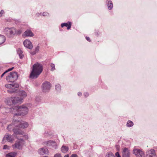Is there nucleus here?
<instances>
[{
    "label": "nucleus",
    "mask_w": 157,
    "mask_h": 157,
    "mask_svg": "<svg viewBox=\"0 0 157 157\" xmlns=\"http://www.w3.org/2000/svg\"><path fill=\"white\" fill-rule=\"evenodd\" d=\"M11 109V112L14 114L13 117L15 118L18 116L25 115L28 113L29 110L26 105L15 106Z\"/></svg>",
    "instance_id": "f257e3e1"
},
{
    "label": "nucleus",
    "mask_w": 157,
    "mask_h": 157,
    "mask_svg": "<svg viewBox=\"0 0 157 157\" xmlns=\"http://www.w3.org/2000/svg\"><path fill=\"white\" fill-rule=\"evenodd\" d=\"M43 70V65L38 62L33 65L32 71L29 75V78L31 79H36L40 75Z\"/></svg>",
    "instance_id": "f03ea898"
},
{
    "label": "nucleus",
    "mask_w": 157,
    "mask_h": 157,
    "mask_svg": "<svg viewBox=\"0 0 157 157\" xmlns=\"http://www.w3.org/2000/svg\"><path fill=\"white\" fill-rule=\"evenodd\" d=\"M23 31L22 28L17 29L15 27H6L4 29L5 34L9 38H13L15 35H20Z\"/></svg>",
    "instance_id": "7ed1b4c3"
},
{
    "label": "nucleus",
    "mask_w": 157,
    "mask_h": 157,
    "mask_svg": "<svg viewBox=\"0 0 157 157\" xmlns=\"http://www.w3.org/2000/svg\"><path fill=\"white\" fill-rule=\"evenodd\" d=\"M13 131L14 134V136L18 139V137H23L25 140L28 139V136L25 133L24 131H22L21 129H17V128L13 129Z\"/></svg>",
    "instance_id": "20e7f679"
},
{
    "label": "nucleus",
    "mask_w": 157,
    "mask_h": 157,
    "mask_svg": "<svg viewBox=\"0 0 157 157\" xmlns=\"http://www.w3.org/2000/svg\"><path fill=\"white\" fill-rule=\"evenodd\" d=\"M5 87L8 89L7 91L8 93L12 94L17 92V88L19 87V85L16 83L9 84H6Z\"/></svg>",
    "instance_id": "39448f33"
},
{
    "label": "nucleus",
    "mask_w": 157,
    "mask_h": 157,
    "mask_svg": "<svg viewBox=\"0 0 157 157\" xmlns=\"http://www.w3.org/2000/svg\"><path fill=\"white\" fill-rule=\"evenodd\" d=\"M14 123L15 127L13 129L17 128V129H20V128H26L29 126L28 123L24 121H20L19 120H15Z\"/></svg>",
    "instance_id": "423d86ee"
},
{
    "label": "nucleus",
    "mask_w": 157,
    "mask_h": 157,
    "mask_svg": "<svg viewBox=\"0 0 157 157\" xmlns=\"http://www.w3.org/2000/svg\"><path fill=\"white\" fill-rule=\"evenodd\" d=\"M18 78L17 73L16 72H12L6 77L7 81L10 82H13L16 81Z\"/></svg>",
    "instance_id": "0eeeda50"
},
{
    "label": "nucleus",
    "mask_w": 157,
    "mask_h": 157,
    "mask_svg": "<svg viewBox=\"0 0 157 157\" xmlns=\"http://www.w3.org/2000/svg\"><path fill=\"white\" fill-rule=\"evenodd\" d=\"M25 143V141L22 139H19L18 137V139L16 141L15 144L13 145L12 146L13 148L15 147L19 149H21Z\"/></svg>",
    "instance_id": "6e6552de"
},
{
    "label": "nucleus",
    "mask_w": 157,
    "mask_h": 157,
    "mask_svg": "<svg viewBox=\"0 0 157 157\" xmlns=\"http://www.w3.org/2000/svg\"><path fill=\"white\" fill-rule=\"evenodd\" d=\"M51 87L50 83L48 82H44L42 86V90L43 92H48L50 90Z\"/></svg>",
    "instance_id": "1a4fd4ad"
},
{
    "label": "nucleus",
    "mask_w": 157,
    "mask_h": 157,
    "mask_svg": "<svg viewBox=\"0 0 157 157\" xmlns=\"http://www.w3.org/2000/svg\"><path fill=\"white\" fill-rule=\"evenodd\" d=\"M133 153L137 157H144V153L142 150L140 149L134 148L133 150Z\"/></svg>",
    "instance_id": "9d476101"
},
{
    "label": "nucleus",
    "mask_w": 157,
    "mask_h": 157,
    "mask_svg": "<svg viewBox=\"0 0 157 157\" xmlns=\"http://www.w3.org/2000/svg\"><path fill=\"white\" fill-rule=\"evenodd\" d=\"M6 140L8 142H12L14 140L13 137L10 135L6 134L4 137L2 141V144H4L6 142Z\"/></svg>",
    "instance_id": "9b49d317"
},
{
    "label": "nucleus",
    "mask_w": 157,
    "mask_h": 157,
    "mask_svg": "<svg viewBox=\"0 0 157 157\" xmlns=\"http://www.w3.org/2000/svg\"><path fill=\"white\" fill-rule=\"evenodd\" d=\"M145 157H157L155 151L152 149L147 151L146 152Z\"/></svg>",
    "instance_id": "f8f14e48"
},
{
    "label": "nucleus",
    "mask_w": 157,
    "mask_h": 157,
    "mask_svg": "<svg viewBox=\"0 0 157 157\" xmlns=\"http://www.w3.org/2000/svg\"><path fill=\"white\" fill-rule=\"evenodd\" d=\"M44 144L48 146H52L56 149L57 148V144L55 141L50 140L45 142Z\"/></svg>",
    "instance_id": "ddd939ff"
},
{
    "label": "nucleus",
    "mask_w": 157,
    "mask_h": 157,
    "mask_svg": "<svg viewBox=\"0 0 157 157\" xmlns=\"http://www.w3.org/2000/svg\"><path fill=\"white\" fill-rule=\"evenodd\" d=\"M122 157H130V150L128 148L124 147L122 149Z\"/></svg>",
    "instance_id": "4468645a"
},
{
    "label": "nucleus",
    "mask_w": 157,
    "mask_h": 157,
    "mask_svg": "<svg viewBox=\"0 0 157 157\" xmlns=\"http://www.w3.org/2000/svg\"><path fill=\"white\" fill-rule=\"evenodd\" d=\"M13 98V104H16L21 103L23 100V98H20L19 97H12Z\"/></svg>",
    "instance_id": "2eb2a0df"
},
{
    "label": "nucleus",
    "mask_w": 157,
    "mask_h": 157,
    "mask_svg": "<svg viewBox=\"0 0 157 157\" xmlns=\"http://www.w3.org/2000/svg\"><path fill=\"white\" fill-rule=\"evenodd\" d=\"M23 44L25 47L29 49H31L33 48L32 43L29 40H25L23 42Z\"/></svg>",
    "instance_id": "dca6fc26"
},
{
    "label": "nucleus",
    "mask_w": 157,
    "mask_h": 157,
    "mask_svg": "<svg viewBox=\"0 0 157 157\" xmlns=\"http://www.w3.org/2000/svg\"><path fill=\"white\" fill-rule=\"evenodd\" d=\"M38 153L41 155H43L44 154H48L49 152L48 149L46 147H42L38 151Z\"/></svg>",
    "instance_id": "f3484780"
},
{
    "label": "nucleus",
    "mask_w": 157,
    "mask_h": 157,
    "mask_svg": "<svg viewBox=\"0 0 157 157\" xmlns=\"http://www.w3.org/2000/svg\"><path fill=\"white\" fill-rule=\"evenodd\" d=\"M22 36H23L32 37L34 36V34L31 30L27 29L24 33Z\"/></svg>",
    "instance_id": "a211bd4d"
},
{
    "label": "nucleus",
    "mask_w": 157,
    "mask_h": 157,
    "mask_svg": "<svg viewBox=\"0 0 157 157\" xmlns=\"http://www.w3.org/2000/svg\"><path fill=\"white\" fill-rule=\"evenodd\" d=\"M13 98L12 97L6 98L4 101L5 103L8 105H10L13 104Z\"/></svg>",
    "instance_id": "6ab92c4d"
},
{
    "label": "nucleus",
    "mask_w": 157,
    "mask_h": 157,
    "mask_svg": "<svg viewBox=\"0 0 157 157\" xmlns=\"http://www.w3.org/2000/svg\"><path fill=\"white\" fill-rule=\"evenodd\" d=\"M71 23L70 21H68L67 23H62L61 24V26L62 28L64 26L67 27V29H69L71 28Z\"/></svg>",
    "instance_id": "aec40b11"
},
{
    "label": "nucleus",
    "mask_w": 157,
    "mask_h": 157,
    "mask_svg": "<svg viewBox=\"0 0 157 157\" xmlns=\"http://www.w3.org/2000/svg\"><path fill=\"white\" fill-rule=\"evenodd\" d=\"M18 94L21 97L20 98H25L27 96V94L26 93L24 90H20L19 91Z\"/></svg>",
    "instance_id": "412c9836"
},
{
    "label": "nucleus",
    "mask_w": 157,
    "mask_h": 157,
    "mask_svg": "<svg viewBox=\"0 0 157 157\" xmlns=\"http://www.w3.org/2000/svg\"><path fill=\"white\" fill-rule=\"evenodd\" d=\"M106 3L107 4L108 8L109 10H111L113 8V4L111 1L106 0Z\"/></svg>",
    "instance_id": "4be33fe9"
},
{
    "label": "nucleus",
    "mask_w": 157,
    "mask_h": 157,
    "mask_svg": "<svg viewBox=\"0 0 157 157\" xmlns=\"http://www.w3.org/2000/svg\"><path fill=\"white\" fill-rule=\"evenodd\" d=\"M68 149L69 148L67 147L64 145H63L61 148V151L64 153H66L68 151Z\"/></svg>",
    "instance_id": "5701e85b"
},
{
    "label": "nucleus",
    "mask_w": 157,
    "mask_h": 157,
    "mask_svg": "<svg viewBox=\"0 0 157 157\" xmlns=\"http://www.w3.org/2000/svg\"><path fill=\"white\" fill-rule=\"evenodd\" d=\"M17 53L18 54L20 59H22L24 55L23 54V52L20 48H18L17 50Z\"/></svg>",
    "instance_id": "b1692460"
},
{
    "label": "nucleus",
    "mask_w": 157,
    "mask_h": 157,
    "mask_svg": "<svg viewBox=\"0 0 157 157\" xmlns=\"http://www.w3.org/2000/svg\"><path fill=\"white\" fill-rule=\"evenodd\" d=\"M5 40V36L3 35L0 34V45L3 44Z\"/></svg>",
    "instance_id": "393cba45"
},
{
    "label": "nucleus",
    "mask_w": 157,
    "mask_h": 157,
    "mask_svg": "<svg viewBox=\"0 0 157 157\" xmlns=\"http://www.w3.org/2000/svg\"><path fill=\"white\" fill-rule=\"evenodd\" d=\"M15 118H14V117H13V123L12 124H10V125H9L8 127H7V129H8V130L9 131H11L12 128H13V125H14L15 126V124H14V121H15Z\"/></svg>",
    "instance_id": "a878e982"
},
{
    "label": "nucleus",
    "mask_w": 157,
    "mask_h": 157,
    "mask_svg": "<svg viewBox=\"0 0 157 157\" xmlns=\"http://www.w3.org/2000/svg\"><path fill=\"white\" fill-rule=\"evenodd\" d=\"M17 153L15 152H12L9 153L6 155V157H15Z\"/></svg>",
    "instance_id": "bb28decb"
},
{
    "label": "nucleus",
    "mask_w": 157,
    "mask_h": 157,
    "mask_svg": "<svg viewBox=\"0 0 157 157\" xmlns=\"http://www.w3.org/2000/svg\"><path fill=\"white\" fill-rule=\"evenodd\" d=\"M133 123L132 121H128L126 124V126L128 127H132L133 125Z\"/></svg>",
    "instance_id": "cd10ccee"
},
{
    "label": "nucleus",
    "mask_w": 157,
    "mask_h": 157,
    "mask_svg": "<svg viewBox=\"0 0 157 157\" xmlns=\"http://www.w3.org/2000/svg\"><path fill=\"white\" fill-rule=\"evenodd\" d=\"M56 89L58 92H60L61 90V86L59 84H57L56 85Z\"/></svg>",
    "instance_id": "c85d7f7f"
},
{
    "label": "nucleus",
    "mask_w": 157,
    "mask_h": 157,
    "mask_svg": "<svg viewBox=\"0 0 157 157\" xmlns=\"http://www.w3.org/2000/svg\"><path fill=\"white\" fill-rule=\"evenodd\" d=\"M105 157H115V156L111 152H109L106 155Z\"/></svg>",
    "instance_id": "c756f323"
},
{
    "label": "nucleus",
    "mask_w": 157,
    "mask_h": 157,
    "mask_svg": "<svg viewBox=\"0 0 157 157\" xmlns=\"http://www.w3.org/2000/svg\"><path fill=\"white\" fill-rule=\"evenodd\" d=\"M49 13L47 12H44L43 13H41V16H42L44 17H48L49 16Z\"/></svg>",
    "instance_id": "7c9ffc66"
},
{
    "label": "nucleus",
    "mask_w": 157,
    "mask_h": 157,
    "mask_svg": "<svg viewBox=\"0 0 157 157\" xmlns=\"http://www.w3.org/2000/svg\"><path fill=\"white\" fill-rule=\"evenodd\" d=\"M51 67V71H53L55 70V65L52 63H51L50 64Z\"/></svg>",
    "instance_id": "2f4dec72"
},
{
    "label": "nucleus",
    "mask_w": 157,
    "mask_h": 157,
    "mask_svg": "<svg viewBox=\"0 0 157 157\" xmlns=\"http://www.w3.org/2000/svg\"><path fill=\"white\" fill-rule=\"evenodd\" d=\"M10 146H8L7 145H5L3 146V149H5V150H6V149L9 150L10 149Z\"/></svg>",
    "instance_id": "473e14b6"
},
{
    "label": "nucleus",
    "mask_w": 157,
    "mask_h": 157,
    "mask_svg": "<svg viewBox=\"0 0 157 157\" xmlns=\"http://www.w3.org/2000/svg\"><path fill=\"white\" fill-rule=\"evenodd\" d=\"M5 12L4 10H1L0 11V17H2L4 13Z\"/></svg>",
    "instance_id": "72a5a7b5"
},
{
    "label": "nucleus",
    "mask_w": 157,
    "mask_h": 157,
    "mask_svg": "<svg viewBox=\"0 0 157 157\" xmlns=\"http://www.w3.org/2000/svg\"><path fill=\"white\" fill-rule=\"evenodd\" d=\"M101 33L98 30H95V34L97 36H99Z\"/></svg>",
    "instance_id": "f704fd0d"
},
{
    "label": "nucleus",
    "mask_w": 157,
    "mask_h": 157,
    "mask_svg": "<svg viewBox=\"0 0 157 157\" xmlns=\"http://www.w3.org/2000/svg\"><path fill=\"white\" fill-rule=\"evenodd\" d=\"M61 155L59 153H57L54 155V157H61Z\"/></svg>",
    "instance_id": "c9c22d12"
},
{
    "label": "nucleus",
    "mask_w": 157,
    "mask_h": 157,
    "mask_svg": "<svg viewBox=\"0 0 157 157\" xmlns=\"http://www.w3.org/2000/svg\"><path fill=\"white\" fill-rule=\"evenodd\" d=\"M84 95L85 97L87 98L88 97L89 94L88 92H85L84 93Z\"/></svg>",
    "instance_id": "e433bc0d"
},
{
    "label": "nucleus",
    "mask_w": 157,
    "mask_h": 157,
    "mask_svg": "<svg viewBox=\"0 0 157 157\" xmlns=\"http://www.w3.org/2000/svg\"><path fill=\"white\" fill-rule=\"evenodd\" d=\"M36 17H39L40 16H41V13H37L36 14Z\"/></svg>",
    "instance_id": "4c0bfd02"
},
{
    "label": "nucleus",
    "mask_w": 157,
    "mask_h": 157,
    "mask_svg": "<svg viewBox=\"0 0 157 157\" xmlns=\"http://www.w3.org/2000/svg\"><path fill=\"white\" fill-rule=\"evenodd\" d=\"M115 156L116 157H121L118 152H117L115 153Z\"/></svg>",
    "instance_id": "58836bf2"
},
{
    "label": "nucleus",
    "mask_w": 157,
    "mask_h": 157,
    "mask_svg": "<svg viewBox=\"0 0 157 157\" xmlns=\"http://www.w3.org/2000/svg\"><path fill=\"white\" fill-rule=\"evenodd\" d=\"M39 49V47L37 46L35 49V51L36 52H37Z\"/></svg>",
    "instance_id": "ea45409f"
},
{
    "label": "nucleus",
    "mask_w": 157,
    "mask_h": 157,
    "mask_svg": "<svg viewBox=\"0 0 157 157\" xmlns=\"http://www.w3.org/2000/svg\"><path fill=\"white\" fill-rule=\"evenodd\" d=\"M71 157H78L76 154H73L71 155Z\"/></svg>",
    "instance_id": "a19ab883"
},
{
    "label": "nucleus",
    "mask_w": 157,
    "mask_h": 157,
    "mask_svg": "<svg viewBox=\"0 0 157 157\" xmlns=\"http://www.w3.org/2000/svg\"><path fill=\"white\" fill-rule=\"evenodd\" d=\"M13 68H14V67H12V68H9V69H8V70L6 71H7V72L10 71H11L12 70Z\"/></svg>",
    "instance_id": "79ce46f5"
},
{
    "label": "nucleus",
    "mask_w": 157,
    "mask_h": 157,
    "mask_svg": "<svg viewBox=\"0 0 157 157\" xmlns=\"http://www.w3.org/2000/svg\"><path fill=\"white\" fill-rule=\"evenodd\" d=\"M86 38L87 41L89 42L90 41V38L89 37L86 36Z\"/></svg>",
    "instance_id": "37998d69"
},
{
    "label": "nucleus",
    "mask_w": 157,
    "mask_h": 157,
    "mask_svg": "<svg viewBox=\"0 0 157 157\" xmlns=\"http://www.w3.org/2000/svg\"><path fill=\"white\" fill-rule=\"evenodd\" d=\"M78 95L79 96H81L82 95V93L79 92L78 93Z\"/></svg>",
    "instance_id": "c03bdc74"
},
{
    "label": "nucleus",
    "mask_w": 157,
    "mask_h": 157,
    "mask_svg": "<svg viewBox=\"0 0 157 157\" xmlns=\"http://www.w3.org/2000/svg\"><path fill=\"white\" fill-rule=\"evenodd\" d=\"M7 73V71H5L1 75V77L2 78L3 76L6 73Z\"/></svg>",
    "instance_id": "a18cd8bd"
},
{
    "label": "nucleus",
    "mask_w": 157,
    "mask_h": 157,
    "mask_svg": "<svg viewBox=\"0 0 157 157\" xmlns=\"http://www.w3.org/2000/svg\"><path fill=\"white\" fill-rule=\"evenodd\" d=\"M36 53V52H35V51H34V52H32V53H31V54H32V55H33L35 54Z\"/></svg>",
    "instance_id": "49530a36"
},
{
    "label": "nucleus",
    "mask_w": 157,
    "mask_h": 157,
    "mask_svg": "<svg viewBox=\"0 0 157 157\" xmlns=\"http://www.w3.org/2000/svg\"><path fill=\"white\" fill-rule=\"evenodd\" d=\"M64 157H69L68 155H65L64 156Z\"/></svg>",
    "instance_id": "de8ad7c7"
}]
</instances>
